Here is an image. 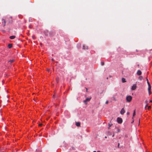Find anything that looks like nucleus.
<instances>
[{"label":"nucleus","mask_w":152,"mask_h":152,"mask_svg":"<svg viewBox=\"0 0 152 152\" xmlns=\"http://www.w3.org/2000/svg\"><path fill=\"white\" fill-rule=\"evenodd\" d=\"M132 97L130 96H129L126 97V100L127 102H130L132 100Z\"/></svg>","instance_id":"nucleus-1"},{"label":"nucleus","mask_w":152,"mask_h":152,"mask_svg":"<svg viewBox=\"0 0 152 152\" xmlns=\"http://www.w3.org/2000/svg\"><path fill=\"white\" fill-rule=\"evenodd\" d=\"M91 97H90L88 98H87L85 100H84V102L85 104H87V102L89 101L91 99Z\"/></svg>","instance_id":"nucleus-2"},{"label":"nucleus","mask_w":152,"mask_h":152,"mask_svg":"<svg viewBox=\"0 0 152 152\" xmlns=\"http://www.w3.org/2000/svg\"><path fill=\"white\" fill-rule=\"evenodd\" d=\"M117 122L119 124H121L122 122V119L121 118L118 117L117 119Z\"/></svg>","instance_id":"nucleus-3"},{"label":"nucleus","mask_w":152,"mask_h":152,"mask_svg":"<svg viewBox=\"0 0 152 152\" xmlns=\"http://www.w3.org/2000/svg\"><path fill=\"white\" fill-rule=\"evenodd\" d=\"M151 85H149L148 86V93H149V95H150L151 93Z\"/></svg>","instance_id":"nucleus-4"},{"label":"nucleus","mask_w":152,"mask_h":152,"mask_svg":"<svg viewBox=\"0 0 152 152\" xmlns=\"http://www.w3.org/2000/svg\"><path fill=\"white\" fill-rule=\"evenodd\" d=\"M6 23V21L4 19H2V23L3 25L4 26H5Z\"/></svg>","instance_id":"nucleus-5"},{"label":"nucleus","mask_w":152,"mask_h":152,"mask_svg":"<svg viewBox=\"0 0 152 152\" xmlns=\"http://www.w3.org/2000/svg\"><path fill=\"white\" fill-rule=\"evenodd\" d=\"M76 125L77 127H80V122H76Z\"/></svg>","instance_id":"nucleus-6"},{"label":"nucleus","mask_w":152,"mask_h":152,"mask_svg":"<svg viewBox=\"0 0 152 152\" xmlns=\"http://www.w3.org/2000/svg\"><path fill=\"white\" fill-rule=\"evenodd\" d=\"M125 113V111L124 108H122L121 111L120 113L122 115L123 114Z\"/></svg>","instance_id":"nucleus-7"},{"label":"nucleus","mask_w":152,"mask_h":152,"mask_svg":"<svg viewBox=\"0 0 152 152\" xmlns=\"http://www.w3.org/2000/svg\"><path fill=\"white\" fill-rule=\"evenodd\" d=\"M142 74L141 71L140 70H138L137 72V74L138 75H140Z\"/></svg>","instance_id":"nucleus-8"},{"label":"nucleus","mask_w":152,"mask_h":152,"mask_svg":"<svg viewBox=\"0 0 152 152\" xmlns=\"http://www.w3.org/2000/svg\"><path fill=\"white\" fill-rule=\"evenodd\" d=\"M83 49L84 50H87L88 49V47L87 46L83 45Z\"/></svg>","instance_id":"nucleus-9"},{"label":"nucleus","mask_w":152,"mask_h":152,"mask_svg":"<svg viewBox=\"0 0 152 152\" xmlns=\"http://www.w3.org/2000/svg\"><path fill=\"white\" fill-rule=\"evenodd\" d=\"M15 37V36H12L10 37V38L11 39H14Z\"/></svg>","instance_id":"nucleus-10"},{"label":"nucleus","mask_w":152,"mask_h":152,"mask_svg":"<svg viewBox=\"0 0 152 152\" xmlns=\"http://www.w3.org/2000/svg\"><path fill=\"white\" fill-rule=\"evenodd\" d=\"M122 82L123 83H125L126 82V80L124 78H123L122 79Z\"/></svg>","instance_id":"nucleus-11"},{"label":"nucleus","mask_w":152,"mask_h":152,"mask_svg":"<svg viewBox=\"0 0 152 152\" xmlns=\"http://www.w3.org/2000/svg\"><path fill=\"white\" fill-rule=\"evenodd\" d=\"M8 47L9 48H11L12 47V44H9L8 45Z\"/></svg>","instance_id":"nucleus-12"},{"label":"nucleus","mask_w":152,"mask_h":152,"mask_svg":"<svg viewBox=\"0 0 152 152\" xmlns=\"http://www.w3.org/2000/svg\"><path fill=\"white\" fill-rule=\"evenodd\" d=\"M148 102V101H147V100H146L145 101V103L146 104V105L145 106V108H146L147 106V105H148V104H147V103Z\"/></svg>","instance_id":"nucleus-13"},{"label":"nucleus","mask_w":152,"mask_h":152,"mask_svg":"<svg viewBox=\"0 0 152 152\" xmlns=\"http://www.w3.org/2000/svg\"><path fill=\"white\" fill-rule=\"evenodd\" d=\"M56 80L57 83L58 82L59 80V78L58 77H57L56 78Z\"/></svg>","instance_id":"nucleus-14"},{"label":"nucleus","mask_w":152,"mask_h":152,"mask_svg":"<svg viewBox=\"0 0 152 152\" xmlns=\"http://www.w3.org/2000/svg\"><path fill=\"white\" fill-rule=\"evenodd\" d=\"M14 60L13 59L10 60L9 61V62H10V63H12L14 62Z\"/></svg>","instance_id":"nucleus-15"},{"label":"nucleus","mask_w":152,"mask_h":152,"mask_svg":"<svg viewBox=\"0 0 152 152\" xmlns=\"http://www.w3.org/2000/svg\"><path fill=\"white\" fill-rule=\"evenodd\" d=\"M136 88V85L134 84V90Z\"/></svg>","instance_id":"nucleus-16"},{"label":"nucleus","mask_w":152,"mask_h":152,"mask_svg":"<svg viewBox=\"0 0 152 152\" xmlns=\"http://www.w3.org/2000/svg\"><path fill=\"white\" fill-rule=\"evenodd\" d=\"M147 83L148 86L150 85V83L148 82V79H147Z\"/></svg>","instance_id":"nucleus-17"},{"label":"nucleus","mask_w":152,"mask_h":152,"mask_svg":"<svg viewBox=\"0 0 152 152\" xmlns=\"http://www.w3.org/2000/svg\"><path fill=\"white\" fill-rule=\"evenodd\" d=\"M77 46L79 47V48H80L81 47V45L80 44H78L77 45Z\"/></svg>","instance_id":"nucleus-18"},{"label":"nucleus","mask_w":152,"mask_h":152,"mask_svg":"<svg viewBox=\"0 0 152 152\" xmlns=\"http://www.w3.org/2000/svg\"><path fill=\"white\" fill-rule=\"evenodd\" d=\"M104 63L103 62H102L101 63V64L103 66L104 65Z\"/></svg>","instance_id":"nucleus-19"},{"label":"nucleus","mask_w":152,"mask_h":152,"mask_svg":"<svg viewBox=\"0 0 152 152\" xmlns=\"http://www.w3.org/2000/svg\"><path fill=\"white\" fill-rule=\"evenodd\" d=\"M151 108V106H149L148 107V110L150 109Z\"/></svg>","instance_id":"nucleus-20"},{"label":"nucleus","mask_w":152,"mask_h":152,"mask_svg":"<svg viewBox=\"0 0 152 152\" xmlns=\"http://www.w3.org/2000/svg\"><path fill=\"white\" fill-rule=\"evenodd\" d=\"M108 101H107L106 102H105V104H107L108 103Z\"/></svg>","instance_id":"nucleus-21"},{"label":"nucleus","mask_w":152,"mask_h":152,"mask_svg":"<svg viewBox=\"0 0 152 152\" xmlns=\"http://www.w3.org/2000/svg\"><path fill=\"white\" fill-rule=\"evenodd\" d=\"M42 124H39V126H42Z\"/></svg>","instance_id":"nucleus-22"},{"label":"nucleus","mask_w":152,"mask_h":152,"mask_svg":"<svg viewBox=\"0 0 152 152\" xmlns=\"http://www.w3.org/2000/svg\"><path fill=\"white\" fill-rule=\"evenodd\" d=\"M120 132V130L119 129H118V132Z\"/></svg>","instance_id":"nucleus-23"},{"label":"nucleus","mask_w":152,"mask_h":152,"mask_svg":"<svg viewBox=\"0 0 152 152\" xmlns=\"http://www.w3.org/2000/svg\"><path fill=\"white\" fill-rule=\"evenodd\" d=\"M131 89L132 90H133V86H132Z\"/></svg>","instance_id":"nucleus-24"},{"label":"nucleus","mask_w":152,"mask_h":152,"mask_svg":"<svg viewBox=\"0 0 152 152\" xmlns=\"http://www.w3.org/2000/svg\"><path fill=\"white\" fill-rule=\"evenodd\" d=\"M37 152H41V151H37Z\"/></svg>","instance_id":"nucleus-25"},{"label":"nucleus","mask_w":152,"mask_h":152,"mask_svg":"<svg viewBox=\"0 0 152 152\" xmlns=\"http://www.w3.org/2000/svg\"><path fill=\"white\" fill-rule=\"evenodd\" d=\"M111 126V125H110V124H109V128H108V129H109L110 128V127Z\"/></svg>","instance_id":"nucleus-26"},{"label":"nucleus","mask_w":152,"mask_h":152,"mask_svg":"<svg viewBox=\"0 0 152 152\" xmlns=\"http://www.w3.org/2000/svg\"><path fill=\"white\" fill-rule=\"evenodd\" d=\"M133 114H134V115H135V112L134 111Z\"/></svg>","instance_id":"nucleus-27"},{"label":"nucleus","mask_w":152,"mask_h":152,"mask_svg":"<svg viewBox=\"0 0 152 152\" xmlns=\"http://www.w3.org/2000/svg\"><path fill=\"white\" fill-rule=\"evenodd\" d=\"M53 60H54V59H53V58H52V59H51V60H52V61H53Z\"/></svg>","instance_id":"nucleus-28"},{"label":"nucleus","mask_w":152,"mask_h":152,"mask_svg":"<svg viewBox=\"0 0 152 152\" xmlns=\"http://www.w3.org/2000/svg\"><path fill=\"white\" fill-rule=\"evenodd\" d=\"M150 102H152V100H150Z\"/></svg>","instance_id":"nucleus-29"},{"label":"nucleus","mask_w":152,"mask_h":152,"mask_svg":"<svg viewBox=\"0 0 152 152\" xmlns=\"http://www.w3.org/2000/svg\"><path fill=\"white\" fill-rule=\"evenodd\" d=\"M119 143H118V147H119Z\"/></svg>","instance_id":"nucleus-30"},{"label":"nucleus","mask_w":152,"mask_h":152,"mask_svg":"<svg viewBox=\"0 0 152 152\" xmlns=\"http://www.w3.org/2000/svg\"><path fill=\"white\" fill-rule=\"evenodd\" d=\"M105 138H107V136H105Z\"/></svg>","instance_id":"nucleus-31"},{"label":"nucleus","mask_w":152,"mask_h":152,"mask_svg":"<svg viewBox=\"0 0 152 152\" xmlns=\"http://www.w3.org/2000/svg\"><path fill=\"white\" fill-rule=\"evenodd\" d=\"M87 88H86V91H87Z\"/></svg>","instance_id":"nucleus-32"},{"label":"nucleus","mask_w":152,"mask_h":152,"mask_svg":"<svg viewBox=\"0 0 152 152\" xmlns=\"http://www.w3.org/2000/svg\"><path fill=\"white\" fill-rule=\"evenodd\" d=\"M93 152H96V151H94Z\"/></svg>","instance_id":"nucleus-33"},{"label":"nucleus","mask_w":152,"mask_h":152,"mask_svg":"<svg viewBox=\"0 0 152 152\" xmlns=\"http://www.w3.org/2000/svg\"><path fill=\"white\" fill-rule=\"evenodd\" d=\"M40 45H42V44L41 43H40Z\"/></svg>","instance_id":"nucleus-34"},{"label":"nucleus","mask_w":152,"mask_h":152,"mask_svg":"<svg viewBox=\"0 0 152 152\" xmlns=\"http://www.w3.org/2000/svg\"><path fill=\"white\" fill-rule=\"evenodd\" d=\"M97 152H100V151H97Z\"/></svg>","instance_id":"nucleus-35"},{"label":"nucleus","mask_w":152,"mask_h":152,"mask_svg":"<svg viewBox=\"0 0 152 152\" xmlns=\"http://www.w3.org/2000/svg\"><path fill=\"white\" fill-rule=\"evenodd\" d=\"M133 123V121H132L131 122V123Z\"/></svg>","instance_id":"nucleus-36"},{"label":"nucleus","mask_w":152,"mask_h":152,"mask_svg":"<svg viewBox=\"0 0 152 152\" xmlns=\"http://www.w3.org/2000/svg\"><path fill=\"white\" fill-rule=\"evenodd\" d=\"M141 77H140V79H141V78H140Z\"/></svg>","instance_id":"nucleus-37"},{"label":"nucleus","mask_w":152,"mask_h":152,"mask_svg":"<svg viewBox=\"0 0 152 152\" xmlns=\"http://www.w3.org/2000/svg\"><path fill=\"white\" fill-rule=\"evenodd\" d=\"M141 77H140V79H141V78H140Z\"/></svg>","instance_id":"nucleus-38"}]
</instances>
